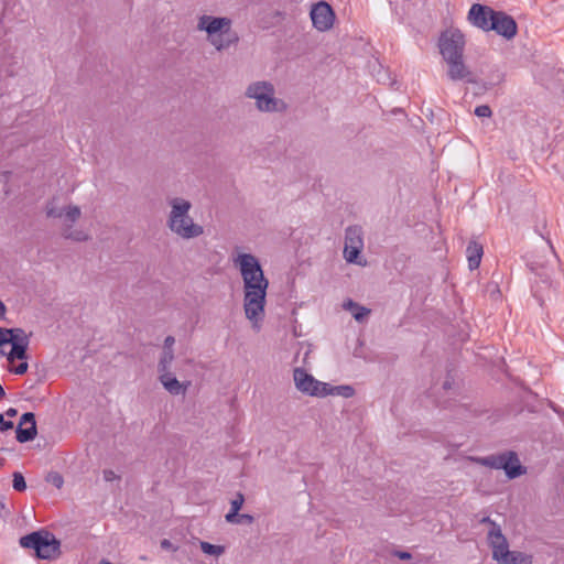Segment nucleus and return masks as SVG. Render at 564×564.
<instances>
[{
	"mask_svg": "<svg viewBox=\"0 0 564 564\" xmlns=\"http://www.w3.org/2000/svg\"><path fill=\"white\" fill-rule=\"evenodd\" d=\"M243 281V310L246 317L256 330L264 317V305L269 281L264 276L259 260L251 253H240L234 259Z\"/></svg>",
	"mask_w": 564,
	"mask_h": 564,
	"instance_id": "1",
	"label": "nucleus"
},
{
	"mask_svg": "<svg viewBox=\"0 0 564 564\" xmlns=\"http://www.w3.org/2000/svg\"><path fill=\"white\" fill-rule=\"evenodd\" d=\"M231 24L229 18L203 14L198 18L196 29L206 32L209 44L216 51L223 52L239 42V36L231 29Z\"/></svg>",
	"mask_w": 564,
	"mask_h": 564,
	"instance_id": "2",
	"label": "nucleus"
},
{
	"mask_svg": "<svg viewBox=\"0 0 564 564\" xmlns=\"http://www.w3.org/2000/svg\"><path fill=\"white\" fill-rule=\"evenodd\" d=\"M171 207L167 217L169 229L182 239H194L204 234V227L196 224L189 216L192 203L182 197H174L169 200Z\"/></svg>",
	"mask_w": 564,
	"mask_h": 564,
	"instance_id": "3",
	"label": "nucleus"
},
{
	"mask_svg": "<svg viewBox=\"0 0 564 564\" xmlns=\"http://www.w3.org/2000/svg\"><path fill=\"white\" fill-rule=\"evenodd\" d=\"M45 214L47 218L62 219V236L75 242H85L90 240V235L82 229H73V226L82 217V209L77 205L68 204L57 206L55 199L50 200L45 205Z\"/></svg>",
	"mask_w": 564,
	"mask_h": 564,
	"instance_id": "4",
	"label": "nucleus"
},
{
	"mask_svg": "<svg viewBox=\"0 0 564 564\" xmlns=\"http://www.w3.org/2000/svg\"><path fill=\"white\" fill-rule=\"evenodd\" d=\"M245 96L254 100L256 109L260 112H285L288 104L275 97V88L268 80H257L249 84L246 88Z\"/></svg>",
	"mask_w": 564,
	"mask_h": 564,
	"instance_id": "5",
	"label": "nucleus"
},
{
	"mask_svg": "<svg viewBox=\"0 0 564 564\" xmlns=\"http://www.w3.org/2000/svg\"><path fill=\"white\" fill-rule=\"evenodd\" d=\"M20 545L32 549L39 558L52 560L59 554V541L46 530H39L20 539Z\"/></svg>",
	"mask_w": 564,
	"mask_h": 564,
	"instance_id": "6",
	"label": "nucleus"
},
{
	"mask_svg": "<svg viewBox=\"0 0 564 564\" xmlns=\"http://www.w3.org/2000/svg\"><path fill=\"white\" fill-rule=\"evenodd\" d=\"M174 350H163L158 362V379L163 388L172 395H185L192 386L191 380L180 381L172 372Z\"/></svg>",
	"mask_w": 564,
	"mask_h": 564,
	"instance_id": "7",
	"label": "nucleus"
},
{
	"mask_svg": "<svg viewBox=\"0 0 564 564\" xmlns=\"http://www.w3.org/2000/svg\"><path fill=\"white\" fill-rule=\"evenodd\" d=\"M465 35L458 29H447L442 32L438 40L440 53L444 61L464 57Z\"/></svg>",
	"mask_w": 564,
	"mask_h": 564,
	"instance_id": "8",
	"label": "nucleus"
},
{
	"mask_svg": "<svg viewBox=\"0 0 564 564\" xmlns=\"http://www.w3.org/2000/svg\"><path fill=\"white\" fill-rule=\"evenodd\" d=\"M295 387L302 393L312 397H326L333 393L328 383L316 380L312 375L302 368H295L293 371Z\"/></svg>",
	"mask_w": 564,
	"mask_h": 564,
	"instance_id": "9",
	"label": "nucleus"
},
{
	"mask_svg": "<svg viewBox=\"0 0 564 564\" xmlns=\"http://www.w3.org/2000/svg\"><path fill=\"white\" fill-rule=\"evenodd\" d=\"M489 542L492 547V557L500 564H520V552L509 551L508 542L498 525L489 532Z\"/></svg>",
	"mask_w": 564,
	"mask_h": 564,
	"instance_id": "10",
	"label": "nucleus"
},
{
	"mask_svg": "<svg viewBox=\"0 0 564 564\" xmlns=\"http://www.w3.org/2000/svg\"><path fill=\"white\" fill-rule=\"evenodd\" d=\"M364 248V232L360 226H349L345 230L344 258L349 263H358L357 259Z\"/></svg>",
	"mask_w": 564,
	"mask_h": 564,
	"instance_id": "11",
	"label": "nucleus"
},
{
	"mask_svg": "<svg viewBox=\"0 0 564 564\" xmlns=\"http://www.w3.org/2000/svg\"><path fill=\"white\" fill-rule=\"evenodd\" d=\"M311 19L313 25L318 31L324 32L328 31L333 26L335 13L327 2L321 1L313 6L311 10Z\"/></svg>",
	"mask_w": 564,
	"mask_h": 564,
	"instance_id": "12",
	"label": "nucleus"
},
{
	"mask_svg": "<svg viewBox=\"0 0 564 564\" xmlns=\"http://www.w3.org/2000/svg\"><path fill=\"white\" fill-rule=\"evenodd\" d=\"M492 24H490V31L497 32V34L510 40L517 34V22L514 19L502 11H494Z\"/></svg>",
	"mask_w": 564,
	"mask_h": 564,
	"instance_id": "13",
	"label": "nucleus"
},
{
	"mask_svg": "<svg viewBox=\"0 0 564 564\" xmlns=\"http://www.w3.org/2000/svg\"><path fill=\"white\" fill-rule=\"evenodd\" d=\"M447 64V76L453 82H465L476 84L477 78L474 72L465 64L464 57L445 61Z\"/></svg>",
	"mask_w": 564,
	"mask_h": 564,
	"instance_id": "14",
	"label": "nucleus"
},
{
	"mask_svg": "<svg viewBox=\"0 0 564 564\" xmlns=\"http://www.w3.org/2000/svg\"><path fill=\"white\" fill-rule=\"evenodd\" d=\"M494 9L490 7L475 3L471 6L468 12V21L476 28L481 29L484 31H490V24H492Z\"/></svg>",
	"mask_w": 564,
	"mask_h": 564,
	"instance_id": "15",
	"label": "nucleus"
},
{
	"mask_svg": "<svg viewBox=\"0 0 564 564\" xmlns=\"http://www.w3.org/2000/svg\"><path fill=\"white\" fill-rule=\"evenodd\" d=\"M505 465L502 469L510 479H514L525 473L521 466L518 455L514 452H505Z\"/></svg>",
	"mask_w": 564,
	"mask_h": 564,
	"instance_id": "16",
	"label": "nucleus"
},
{
	"mask_svg": "<svg viewBox=\"0 0 564 564\" xmlns=\"http://www.w3.org/2000/svg\"><path fill=\"white\" fill-rule=\"evenodd\" d=\"M468 267L470 270L477 269L480 264L484 253L482 246L475 240L469 241L467 249Z\"/></svg>",
	"mask_w": 564,
	"mask_h": 564,
	"instance_id": "17",
	"label": "nucleus"
},
{
	"mask_svg": "<svg viewBox=\"0 0 564 564\" xmlns=\"http://www.w3.org/2000/svg\"><path fill=\"white\" fill-rule=\"evenodd\" d=\"M471 460L476 462L479 465L495 468V469H502L505 463V453L499 455H489L486 457H471Z\"/></svg>",
	"mask_w": 564,
	"mask_h": 564,
	"instance_id": "18",
	"label": "nucleus"
},
{
	"mask_svg": "<svg viewBox=\"0 0 564 564\" xmlns=\"http://www.w3.org/2000/svg\"><path fill=\"white\" fill-rule=\"evenodd\" d=\"M30 343H13L11 344V350L9 354H6L9 362H13L15 359L26 360L28 359V347Z\"/></svg>",
	"mask_w": 564,
	"mask_h": 564,
	"instance_id": "19",
	"label": "nucleus"
},
{
	"mask_svg": "<svg viewBox=\"0 0 564 564\" xmlns=\"http://www.w3.org/2000/svg\"><path fill=\"white\" fill-rule=\"evenodd\" d=\"M344 307L349 310L357 322H362L369 314L370 310L359 304L352 302L351 300L347 301L344 304Z\"/></svg>",
	"mask_w": 564,
	"mask_h": 564,
	"instance_id": "20",
	"label": "nucleus"
},
{
	"mask_svg": "<svg viewBox=\"0 0 564 564\" xmlns=\"http://www.w3.org/2000/svg\"><path fill=\"white\" fill-rule=\"evenodd\" d=\"M15 434H17L18 442L28 443L30 441H33L36 437L37 429H36V425H32V426L29 425L28 427L18 426Z\"/></svg>",
	"mask_w": 564,
	"mask_h": 564,
	"instance_id": "21",
	"label": "nucleus"
},
{
	"mask_svg": "<svg viewBox=\"0 0 564 564\" xmlns=\"http://www.w3.org/2000/svg\"><path fill=\"white\" fill-rule=\"evenodd\" d=\"M10 329V333L8 334L10 336V338H12V341H10V344H13V343H30V336L26 335L25 330L22 329V328H9Z\"/></svg>",
	"mask_w": 564,
	"mask_h": 564,
	"instance_id": "22",
	"label": "nucleus"
},
{
	"mask_svg": "<svg viewBox=\"0 0 564 564\" xmlns=\"http://www.w3.org/2000/svg\"><path fill=\"white\" fill-rule=\"evenodd\" d=\"M200 550L208 555L219 556L225 552V547L221 545H214L208 542H200Z\"/></svg>",
	"mask_w": 564,
	"mask_h": 564,
	"instance_id": "23",
	"label": "nucleus"
},
{
	"mask_svg": "<svg viewBox=\"0 0 564 564\" xmlns=\"http://www.w3.org/2000/svg\"><path fill=\"white\" fill-rule=\"evenodd\" d=\"M12 487L17 491H24L26 489V482L21 473L15 471L13 474Z\"/></svg>",
	"mask_w": 564,
	"mask_h": 564,
	"instance_id": "24",
	"label": "nucleus"
},
{
	"mask_svg": "<svg viewBox=\"0 0 564 564\" xmlns=\"http://www.w3.org/2000/svg\"><path fill=\"white\" fill-rule=\"evenodd\" d=\"M46 481L52 484L57 489H61L63 487V485H64L63 476L59 473H57V471H51L46 476Z\"/></svg>",
	"mask_w": 564,
	"mask_h": 564,
	"instance_id": "25",
	"label": "nucleus"
},
{
	"mask_svg": "<svg viewBox=\"0 0 564 564\" xmlns=\"http://www.w3.org/2000/svg\"><path fill=\"white\" fill-rule=\"evenodd\" d=\"M486 294L489 295L491 300H498L501 295L500 289L496 282H490L486 285L485 289Z\"/></svg>",
	"mask_w": 564,
	"mask_h": 564,
	"instance_id": "26",
	"label": "nucleus"
},
{
	"mask_svg": "<svg viewBox=\"0 0 564 564\" xmlns=\"http://www.w3.org/2000/svg\"><path fill=\"white\" fill-rule=\"evenodd\" d=\"M330 389L333 390V393H332V394H334V393H335V391H336V393H337V394L343 395V397H345V398H350V397H352V395H354V392H355V391H354V388H352V387H350V386H338V387H336V388H330Z\"/></svg>",
	"mask_w": 564,
	"mask_h": 564,
	"instance_id": "27",
	"label": "nucleus"
},
{
	"mask_svg": "<svg viewBox=\"0 0 564 564\" xmlns=\"http://www.w3.org/2000/svg\"><path fill=\"white\" fill-rule=\"evenodd\" d=\"M23 425H36V421H35V415L34 413L32 412H25L21 415L20 417V422H19V425L18 426H23Z\"/></svg>",
	"mask_w": 564,
	"mask_h": 564,
	"instance_id": "28",
	"label": "nucleus"
},
{
	"mask_svg": "<svg viewBox=\"0 0 564 564\" xmlns=\"http://www.w3.org/2000/svg\"><path fill=\"white\" fill-rule=\"evenodd\" d=\"M10 333L9 328L0 327V347L3 345L10 344L12 341V338L8 335ZM6 352L0 349V356H4Z\"/></svg>",
	"mask_w": 564,
	"mask_h": 564,
	"instance_id": "29",
	"label": "nucleus"
},
{
	"mask_svg": "<svg viewBox=\"0 0 564 564\" xmlns=\"http://www.w3.org/2000/svg\"><path fill=\"white\" fill-rule=\"evenodd\" d=\"M243 502H245V496L241 492H238L236 495L235 499H232L230 502V510H236L239 512Z\"/></svg>",
	"mask_w": 564,
	"mask_h": 564,
	"instance_id": "30",
	"label": "nucleus"
},
{
	"mask_svg": "<svg viewBox=\"0 0 564 564\" xmlns=\"http://www.w3.org/2000/svg\"><path fill=\"white\" fill-rule=\"evenodd\" d=\"M491 113H492V111H491L490 107L487 105H480V106L476 107V109H475V115L477 117H482V118L490 117Z\"/></svg>",
	"mask_w": 564,
	"mask_h": 564,
	"instance_id": "31",
	"label": "nucleus"
},
{
	"mask_svg": "<svg viewBox=\"0 0 564 564\" xmlns=\"http://www.w3.org/2000/svg\"><path fill=\"white\" fill-rule=\"evenodd\" d=\"M238 517L239 512L236 510H230L226 516L225 519L228 523L238 524Z\"/></svg>",
	"mask_w": 564,
	"mask_h": 564,
	"instance_id": "32",
	"label": "nucleus"
},
{
	"mask_svg": "<svg viewBox=\"0 0 564 564\" xmlns=\"http://www.w3.org/2000/svg\"><path fill=\"white\" fill-rule=\"evenodd\" d=\"M253 521H254L253 516L247 514V513H242V514L239 513L238 524H241V523L251 524V523H253Z\"/></svg>",
	"mask_w": 564,
	"mask_h": 564,
	"instance_id": "33",
	"label": "nucleus"
},
{
	"mask_svg": "<svg viewBox=\"0 0 564 564\" xmlns=\"http://www.w3.org/2000/svg\"><path fill=\"white\" fill-rule=\"evenodd\" d=\"M13 429V422L6 421L3 414L0 413V431Z\"/></svg>",
	"mask_w": 564,
	"mask_h": 564,
	"instance_id": "34",
	"label": "nucleus"
},
{
	"mask_svg": "<svg viewBox=\"0 0 564 564\" xmlns=\"http://www.w3.org/2000/svg\"><path fill=\"white\" fill-rule=\"evenodd\" d=\"M175 344V338L173 336H166L163 344V350H174L173 346Z\"/></svg>",
	"mask_w": 564,
	"mask_h": 564,
	"instance_id": "35",
	"label": "nucleus"
},
{
	"mask_svg": "<svg viewBox=\"0 0 564 564\" xmlns=\"http://www.w3.org/2000/svg\"><path fill=\"white\" fill-rule=\"evenodd\" d=\"M29 365L26 361L19 364L12 371L15 375H24L28 371Z\"/></svg>",
	"mask_w": 564,
	"mask_h": 564,
	"instance_id": "36",
	"label": "nucleus"
},
{
	"mask_svg": "<svg viewBox=\"0 0 564 564\" xmlns=\"http://www.w3.org/2000/svg\"><path fill=\"white\" fill-rule=\"evenodd\" d=\"M392 554H393L395 557H398V558H400V560H404V561H405V560H410V558H412L411 553H409V552H406V551H399V550H395V551H393V552H392Z\"/></svg>",
	"mask_w": 564,
	"mask_h": 564,
	"instance_id": "37",
	"label": "nucleus"
},
{
	"mask_svg": "<svg viewBox=\"0 0 564 564\" xmlns=\"http://www.w3.org/2000/svg\"><path fill=\"white\" fill-rule=\"evenodd\" d=\"M102 475H104V479H105L106 481H113L115 479H117V478H118V476L116 475V473H115L113 470H111V469H106V470H104Z\"/></svg>",
	"mask_w": 564,
	"mask_h": 564,
	"instance_id": "38",
	"label": "nucleus"
},
{
	"mask_svg": "<svg viewBox=\"0 0 564 564\" xmlns=\"http://www.w3.org/2000/svg\"><path fill=\"white\" fill-rule=\"evenodd\" d=\"M17 414H18V411L14 408H10L6 411V415L9 417H14Z\"/></svg>",
	"mask_w": 564,
	"mask_h": 564,
	"instance_id": "39",
	"label": "nucleus"
},
{
	"mask_svg": "<svg viewBox=\"0 0 564 564\" xmlns=\"http://www.w3.org/2000/svg\"><path fill=\"white\" fill-rule=\"evenodd\" d=\"M161 547L169 550L172 547V543L167 539H164L161 541Z\"/></svg>",
	"mask_w": 564,
	"mask_h": 564,
	"instance_id": "40",
	"label": "nucleus"
},
{
	"mask_svg": "<svg viewBox=\"0 0 564 564\" xmlns=\"http://www.w3.org/2000/svg\"><path fill=\"white\" fill-rule=\"evenodd\" d=\"M6 311H7V308H6L4 303L2 301H0V318H2L4 316Z\"/></svg>",
	"mask_w": 564,
	"mask_h": 564,
	"instance_id": "41",
	"label": "nucleus"
},
{
	"mask_svg": "<svg viewBox=\"0 0 564 564\" xmlns=\"http://www.w3.org/2000/svg\"><path fill=\"white\" fill-rule=\"evenodd\" d=\"M6 398V391L3 389V387L0 384V400Z\"/></svg>",
	"mask_w": 564,
	"mask_h": 564,
	"instance_id": "42",
	"label": "nucleus"
},
{
	"mask_svg": "<svg viewBox=\"0 0 564 564\" xmlns=\"http://www.w3.org/2000/svg\"><path fill=\"white\" fill-rule=\"evenodd\" d=\"M482 522H489L491 523L494 527L496 525L489 518H484L482 519Z\"/></svg>",
	"mask_w": 564,
	"mask_h": 564,
	"instance_id": "43",
	"label": "nucleus"
},
{
	"mask_svg": "<svg viewBox=\"0 0 564 564\" xmlns=\"http://www.w3.org/2000/svg\"><path fill=\"white\" fill-rule=\"evenodd\" d=\"M183 362L186 364V365H191L193 362V360L192 359H185Z\"/></svg>",
	"mask_w": 564,
	"mask_h": 564,
	"instance_id": "44",
	"label": "nucleus"
},
{
	"mask_svg": "<svg viewBox=\"0 0 564 564\" xmlns=\"http://www.w3.org/2000/svg\"><path fill=\"white\" fill-rule=\"evenodd\" d=\"M449 387V383L445 382L444 388L447 389Z\"/></svg>",
	"mask_w": 564,
	"mask_h": 564,
	"instance_id": "45",
	"label": "nucleus"
}]
</instances>
